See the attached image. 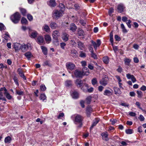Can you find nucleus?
I'll return each instance as SVG.
<instances>
[{
	"mask_svg": "<svg viewBox=\"0 0 146 146\" xmlns=\"http://www.w3.org/2000/svg\"><path fill=\"white\" fill-rule=\"evenodd\" d=\"M91 96H89L86 98V101L87 104H89L91 102Z\"/></svg>",
	"mask_w": 146,
	"mask_h": 146,
	"instance_id": "46",
	"label": "nucleus"
},
{
	"mask_svg": "<svg viewBox=\"0 0 146 146\" xmlns=\"http://www.w3.org/2000/svg\"><path fill=\"white\" fill-rule=\"evenodd\" d=\"M114 38L116 41H120L121 38L120 37L117 35H115L114 36Z\"/></svg>",
	"mask_w": 146,
	"mask_h": 146,
	"instance_id": "62",
	"label": "nucleus"
},
{
	"mask_svg": "<svg viewBox=\"0 0 146 146\" xmlns=\"http://www.w3.org/2000/svg\"><path fill=\"white\" fill-rule=\"evenodd\" d=\"M100 84L105 86L108 84V80L105 78H102L100 82Z\"/></svg>",
	"mask_w": 146,
	"mask_h": 146,
	"instance_id": "21",
	"label": "nucleus"
},
{
	"mask_svg": "<svg viewBox=\"0 0 146 146\" xmlns=\"http://www.w3.org/2000/svg\"><path fill=\"white\" fill-rule=\"evenodd\" d=\"M38 35L36 31H34L30 35V36L31 37L35 38Z\"/></svg>",
	"mask_w": 146,
	"mask_h": 146,
	"instance_id": "43",
	"label": "nucleus"
},
{
	"mask_svg": "<svg viewBox=\"0 0 146 146\" xmlns=\"http://www.w3.org/2000/svg\"><path fill=\"white\" fill-rule=\"evenodd\" d=\"M60 36V33L58 31L56 30L53 31L52 34L53 38H58V37Z\"/></svg>",
	"mask_w": 146,
	"mask_h": 146,
	"instance_id": "25",
	"label": "nucleus"
},
{
	"mask_svg": "<svg viewBox=\"0 0 146 146\" xmlns=\"http://www.w3.org/2000/svg\"><path fill=\"white\" fill-rule=\"evenodd\" d=\"M121 29L122 30V32L123 33H127L128 31L125 29V28L123 23H122L121 24Z\"/></svg>",
	"mask_w": 146,
	"mask_h": 146,
	"instance_id": "40",
	"label": "nucleus"
},
{
	"mask_svg": "<svg viewBox=\"0 0 146 146\" xmlns=\"http://www.w3.org/2000/svg\"><path fill=\"white\" fill-rule=\"evenodd\" d=\"M77 27L74 23H71L70 25L69 30L73 32L75 31L77 29Z\"/></svg>",
	"mask_w": 146,
	"mask_h": 146,
	"instance_id": "18",
	"label": "nucleus"
},
{
	"mask_svg": "<svg viewBox=\"0 0 146 146\" xmlns=\"http://www.w3.org/2000/svg\"><path fill=\"white\" fill-rule=\"evenodd\" d=\"M65 86L66 87H70L72 85V82L70 80H67L65 82Z\"/></svg>",
	"mask_w": 146,
	"mask_h": 146,
	"instance_id": "28",
	"label": "nucleus"
},
{
	"mask_svg": "<svg viewBox=\"0 0 146 146\" xmlns=\"http://www.w3.org/2000/svg\"><path fill=\"white\" fill-rule=\"evenodd\" d=\"M89 73L88 69L86 67L83 68L82 72L76 70L74 72V74L76 77H81L83 76L88 75Z\"/></svg>",
	"mask_w": 146,
	"mask_h": 146,
	"instance_id": "1",
	"label": "nucleus"
},
{
	"mask_svg": "<svg viewBox=\"0 0 146 146\" xmlns=\"http://www.w3.org/2000/svg\"><path fill=\"white\" fill-rule=\"evenodd\" d=\"M5 27L3 24L1 23H0V30L2 31L4 29Z\"/></svg>",
	"mask_w": 146,
	"mask_h": 146,
	"instance_id": "61",
	"label": "nucleus"
},
{
	"mask_svg": "<svg viewBox=\"0 0 146 146\" xmlns=\"http://www.w3.org/2000/svg\"><path fill=\"white\" fill-rule=\"evenodd\" d=\"M91 82L92 84L94 86H95L97 83V79L96 78H94L92 79Z\"/></svg>",
	"mask_w": 146,
	"mask_h": 146,
	"instance_id": "48",
	"label": "nucleus"
},
{
	"mask_svg": "<svg viewBox=\"0 0 146 146\" xmlns=\"http://www.w3.org/2000/svg\"><path fill=\"white\" fill-rule=\"evenodd\" d=\"M137 93L138 95V97L139 98H141L143 96V93L140 91H137Z\"/></svg>",
	"mask_w": 146,
	"mask_h": 146,
	"instance_id": "50",
	"label": "nucleus"
},
{
	"mask_svg": "<svg viewBox=\"0 0 146 146\" xmlns=\"http://www.w3.org/2000/svg\"><path fill=\"white\" fill-rule=\"evenodd\" d=\"M86 113L87 116L88 117H90L91 114L93 111L92 108L90 106H88L86 108Z\"/></svg>",
	"mask_w": 146,
	"mask_h": 146,
	"instance_id": "11",
	"label": "nucleus"
},
{
	"mask_svg": "<svg viewBox=\"0 0 146 146\" xmlns=\"http://www.w3.org/2000/svg\"><path fill=\"white\" fill-rule=\"evenodd\" d=\"M44 38L46 41V42L49 43L51 41V38L49 35H46L44 36Z\"/></svg>",
	"mask_w": 146,
	"mask_h": 146,
	"instance_id": "26",
	"label": "nucleus"
},
{
	"mask_svg": "<svg viewBox=\"0 0 146 146\" xmlns=\"http://www.w3.org/2000/svg\"><path fill=\"white\" fill-rule=\"evenodd\" d=\"M4 91L5 92L7 91V90L5 87L1 88L0 89V96H3V93L2 91Z\"/></svg>",
	"mask_w": 146,
	"mask_h": 146,
	"instance_id": "42",
	"label": "nucleus"
},
{
	"mask_svg": "<svg viewBox=\"0 0 146 146\" xmlns=\"http://www.w3.org/2000/svg\"><path fill=\"white\" fill-rule=\"evenodd\" d=\"M21 45L18 43H15L14 44V48L16 52L18 51L21 48Z\"/></svg>",
	"mask_w": 146,
	"mask_h": 146,
	"instance_id": "12",
	"label": "nucleus"
},
{
	"mask_svg": "<svg viewBox=\"0 0 146 146\" xmlns=\"http://www.w3.org/2000/svg\"><path fill=\"white\" fill-rule=\"evenodd\" d=\"M13 80H14V82H15V84L17 85L18 86L19 85V84L18 82V80L17 77L15 76H14L13 77Z\"/></svg>",
	"mask_w": 146,
	"mask_h": 146,
	"instance_id": "53",
	"label": "nucleus"
},
{
	"mask_svg": "<svg viewBox=\"0 0 146 146\" xmlns=\"http://www.w3.org/2000/svg\"><path fill=\"white\" fill-rule=\"evenodd\" d=\"M113 11H114V9L113 8H110L109 11V12H108V13H109V15H110V16H111V14H112V13H113Z\"/></svg>",
	"mask_w": 146,
	"mask_h": 146,
	"instance_id": "58",
	"label": "nucleus"
},
{
	"mask_svg": "<svg viewBox=\"0 0 146 146\" xmlns=\"http://www.w3.org/2000/svg\"><path fill=\"white\" fill-rule=\"evenodd\" d=\"M80 105L81 107L82 108H84L85 107V105H84V101L83 100H82L80 101Z\"/></svg>",
	"mask_w": 146,
	"mask_h": 146,
	"instance_id": "64",
	"label": "nucleus"
},
{
	"mask_svg": "<svg viewBox=\"0 0 146 146\" xmlns=\"http://www.w3.org/2000/svg\"><path fill=\"white\" fill-rule=\"evenodd\" d=\"M74 119H73L74 122L81 123L83 119V117L81 115L79 114H75L72 116Z\"/></svg>",
	"mask_w": 146,
	"mask_h": 146,
	"instance_id": "4",
	"label": "nucleus"
},
{
	"mask_svg": "<svg viewBox=\"0 0 146 146\" xmlns=\"http://www.w3.org/2000/svg\"><path fill=\"white\" fill-rule=\"evenodd\" d=\"M53 44L55 46H58L59 44L58 38H53Z\"/></svg>",
	"mask_w": 146,
	"mask_h": 146,
	"instance_id": "31",
	"label": "nucleus"
},
{
	"mask_svg": "<svg viewBox=\"0 0 146 146\" xmlns=\"http://www.w3.org/2000/svg\"><path fill=\"white\" fill-rule=\"evenodd\" d=\"M40 47L43 54L45 55H47V48L43 46H41Z\"/></svg>",
	"mask_w": 146,
	"mask_h": 146,
	"instance_id": "24",
	"label": "nucleus"
},
{
	"mask_svg": "<svg viewBox=\"0 0 146 146\" xmlns=\"http://www.w3.org/2000/svg\"><path fill=\"white\" fill-rule=\"evenodd\" d=\"M124 61L126 65H129L131 60L129 59L126 58L124 60Z\"/></svg>",
	"mask_w": 146,
	"mask_h": 146,
	"instance_id": "51",
	"label": "nucleus"
},
{
	"mask_svg": "<svg viewBox=\"0 0 146 146\" xmlns=\"http://www.w3.org/2000/svg\"><path fill=\"white\" fill-rule=\"evenodd\" d=\"M36 41L40 45H42L45 43L44 38L42 36H40L38 37Z\"/></svg>",
	"mask_w": 146,
	"mask_h": 146,
	"instance_id": "10",
	"label": "nucleus"
},
{
	"mask_svg": "<svg viewBox=\"0 0 146 146\" xmlns=\"http://www.w3.org/2000/svg\"><path fill=\"white\" fill-rule=\"evenodd\" d=\"M110 41L112 45H113V31H112L110 34Z\"/></svg>",
	"mask_w": 146,
	"mask_h": 146,
	"instance_id": "35",
	"label": "nucleus"
},
{
	"mask_svg": "<svg viewBox=\"0 0 146 146\" xmlns=\"http://www.w3.org/2000/svg\"><path fill=\"white\" fill-rule=\"evenodd\" d=\"M113 92V90L110 88L109 90L106 89L104 91L103 94L106 96H109L112 94Z\"/></svg>",
	"mask_w": 146,
	"mask_h": 146,
	"instance_id": "9",
	"label": "nucleus"
},
{
	"mask_svg": "<svg viewBox=\"0 0 146 146\" xmlns=\"http://www.w3.org/2000/svg\"><path fill=\"white\" fill-rule=\"evenodd\" d=\"M103 62L106 64H107L109 62V58L107 56H105L102 59Z\"/></svg>",
	"mask_w": 146,
	"mask_h": 146,
	"instance_id": "32",
	"label": "nucleus"
},
{
	"mask_svg": "<svg viewBox=\"0 0 146 146\" xmlns=\"http://www.w3.org/2000/svg\"><path fill=\"white\" fill-rule=\"evenodd\" d=\"M117 70L118 72L121 73L122 71V68L121 66H119L118 68L117 69Z\"/></svg>",
	"mask_w": 146,
	"mask_h": 146,
	"instance_id": "63",
	"label": "nucleus"
},
{
	"mask_svg": "<svg viewBox=\"0 0 146 146\" xmlns=\"http://www.w3.org/2000/svg\"><path fill=\"white\" fill-rule=\"evenodd\" d=\"M28 48L29 47L27 45H21V49L22 52H24L28 50Z\"/></svg>",
	"mask_w": 146,
	"mask_h": 146,
	"instance_id": "20",
	"label": "nucleus"
},
{
	"mask_svg": "<svg viewBox=\"0 0 146 146\" xmlns=\"http://www.w3.org/2000/svg\"><path fill=\"white\" fill-rule=\"evenodd\" d=\"M102 136V139L106 141H108L109 139L108 138V133L107 131H105L101 134Z\"/></svg>",
	"mask_w": 146,
	"mask_h": 146,
	"instance_id": "8",
	"label": "nucleus"
},
{
	"mask_svg": "<svg viewBox=\"0 0 146 146\" xmlns=\"http://www.w3.org/2000/svg\"><path fill=\"white\" fill-rule=\"evenodd\" d=\"M21 23L22 24L26 25L28 23V21L25 18L23 17L21 21Z\"/></svg>",
	"mask_w": 146,
	"mask_h": 146,
	"instance_id": "38",
	"label": "nucleus"
},
{
	"mask_svg": "<svg viewBox=\"0 0 146 146\" xmlns=\"http://www.w3.org/2000/svg\"><path fill=\"white\" fill-rule=\"evenodd\" d=\"M78 34L79 36H83L84 35V31L82 29L79 30L78 31Z\"/></svg>",
	"mask_w": 146,
	"mask_h": 146,
	"instance_id": "44",
	"label": "nucleus"
},
{
	"mask_svg": "<svg viewBox=\"0 0 146 146\" xmlns=\"http://www.w3.org/2000/svg\"><path fill=\"white\" fill-rule=\"evenodd\" d=\"M78 47L80 49L82 50L85 48V45L82 42L78 41L77 42Z\"/></svg>",
	"mask_w": 146,
	"mask_h": 146,
	"instance_id": "14",
	"label": "nucleus"
},
{
	"mask_svg": "<svg viewBox=\"0 0 146 146\" xmlns=\"http://www.w3.org/2000/svg\"><path fill=\"white\" fill-rule=\"evenodd\" d=\"M133 130L131 129H127L125 130L126 133L128 134H130L133 133Z\"/></svg>",
	"mask_w": 146,
	"mask_h": 146,
	"instance_id": "47",
	"label": "nucleus"
},
{
	"mask_svg": "<svg viewBox=\"0 0 146 146\" xmlns=\"http://www.w3.org/2000/svg\"><path fill=\"white\" fill-rule=\"evenodd\" d=\"M19 9L21 13L23 16H25L27 13V11L25 9L20 8Z\"/></svg>",
	"mask_w": 146,
	"mask_h": 146,
	"instance_id": "39",
	"label": "nucleus"
},
{
	"mask_svg": "<svg viewBox=\"0 0 146 146\" xmlns=\"http://www.w3.org/2000/svg\"><path fill=\"white\" fill-rule=\"evenodd\" d=\"M72 96L73 98L77 99L78 98V93L76 91H74L73 92Z\"/></svg>",
	"mask_w": 146,
	"mask_h": 146,
	"instance_id": "30",
	"label": "nucleus"
},
{
	"mask_svg": "<svg viewBox=\"0 0 146 146\" xmlns=\"http://www.w3.org/2000/svg\"><path fill=\"white\" fill-rule=\"evenodd\" d=\"M99 121V119L98 118H96L93 121V122L92 125L90 128V130L92 129L93 127L95 126Z\"/></svg>",
	"mask_w": 146,
	"mask_h": 146,
	"instance_id": "16",
	"label": "nucleus"
},
{
	"mask_svg": "<svg viewBox=\"0 0 146 146\" xmlns=\"http://www.w3.org/2000/svg\"><path fill=\"white\" fill-rule=\"evenodd\" d=\"M42 29L43 31L46 32H49L50 31V28L46 24H45L42 27Z\"/></svg>",
	"mask_w": 146,
	"mask_h": 146,
	"instance_id": "27",
	"label": "nucleus"
},
{
	"mask_svg": "<svg viewBox=\"0 0 146 146\" xmlns=\"http://www.w3.org/2000/svg\"><path fill=\"white\" fill-rule=\"evenodd\" d=\"M80 22L83 26H85L86 24V21L84 20L83 19H80Z\"/></svg>",
	"mask_w": 146,
	"mask_h": 146,
	"instance_id": "56",
	"label": "nucleus"
},
{
	"mask_svg": "<svg viewBox=\"0 0 146 146\" xmlns=\"http://www.w3.org/2000/svg\"><path fill=\"white\" fill-rule=\"evenodd\" d=\"M126 77L129 79H131V81L133 83L136 81V79L134 76L128 73L126 74Z\"/></svg>",
	"mask_w": 146,
	"mask_h": 146,
	"instance_id": "13",
	"label": "nucleus"
},
{
	"mask_svg": "<svg viewBox=\"0 0 146 146\" xmlns=\"http://www.w3.org/2000/svg\"><path fill=\"white\" fill-rule=\"evenodd\" d=\"M4 94L6 98L8 100H11L12 98V96L7 91L5 92Z\"/></svg>",
	"mask_w": 146,
	"mask_h": 146,
	"instance_id": "37",
	"label": "nucleus"
},
{
	"mask_svg": "<svg viewBox=\"0 0 146 146\" xmlns=\"http://www.w3.org/2000/svg\"><path fill=\"white\" fill-rule=\"evenodd\" d=\"M59 7L60 9L59 11H61L62 13H64V12L65 11V7L64 5L62 3L59 4Z\"/></svg>",
	"mask_w": 146,
	"mask_h": 146,
	"instance_id": "22",
	"label": "nucleus"
},
{
	"mask_svg": "<svg viewBox=\"0 0 146 146\" xmlns=\"http://www.w3.org/2000/svg\"><path fill=\"white\" fill-rule=\"evenodd\" d=\"M25 55L28 60H29L33 56V55L30 52H26L25 54Z\"/></svg>",
	"mask_w": 146,
	"mask_h": 146,
	"instance_id": "29",
	"label": "nucleus"
},
{
	"mask_svg": "<svg viewBox=\"0 0 146 146\" xmlns=\"http://www.w3.org/2000/svg\"><path fill=\"white\" fill-rule=\"evenodd\" d=\"M11 19L15 24L18 23L21 18V15L18 12H16L11 17Z\"/></svg>",
	"mask_w": 146,
	"mask_h": 146,
	"instance_id": "2",
	"label": "nucleus"
},
{
	"mask_svg": "<svg viewBox=\"0 0 146 146\" xmlns=\"http://www.w3.org/2000/svg\"><path fill=\"white\" fill-rule=\"evenodd\" d=\"M71 53L72 57H76L78 53L76 50L74 49H72L71 50Z\"/></svg>",
	"mask_w": 146,
	"mask_h": 146,
	"instance_id": "36",
	"label": "nucleus"
},
{
	"mask_svg": "<svg viewBox=\"0 0 146 146\" xmlns=\"http://www.w3.org/2000/svg\"><path fill=\"white\" fill-rule=\"evenodd\" d=\"M131 21L130 19H128L127 20V21L126 22V23L128 26V27L130 28L131 27Z\"/></svg>",
	"mask_w": 146,
	"mask_h": 146,
	"instance_id": "49",
	"label": "nucleus"
},
{
	"mask_svg": "<svg viewBox=\"0 0 146 146\" xmlns=\"http://www.w3.org/2000/svg\"><path fill=\"white\" fill-rule=\"evenodd\" d=\"M40 100H42L44 101L46 99V97L44 94H41L40 95Z\"/></svg>",
	"mask_w": 146,
	"mask_h": 146,
	"instance_id": "45",
	"label": "nucleus"
},
{
	"mask_svg": "<svg viewBox=\"0 0 146 146\" xmlns=\"http://www.w3.org/2000/svg\"><path fill=\"white\" fill-rule=\"evenodd\" d=\"M66 68L68 71L70 72L74 69L75 66L74 64L71 62H68L66 64Z\"/></svg>",
	"mask_w": 146,
	"mask_h": 146,
	"instance_id": "5",
	"label": "nucleus"
},
{
	"mask_svg": "<svg viewBox=\"0 0 146 146\" xmlns=\"http://www.w3.org/2000/svg\"><path fill=\"white\" fill-rule=\"evenodd\" d=\"M69 35L66 33L63 34L62 37V39L65 42L67 41L68 39Z\"/></svg>",
	"mask_w": 146,
	"mask_h": 146,
	"instance_id": "19",
	"label": "nucleus"
},
{
	"mask_svg": "<svg viewBox=\"0 0 146 146\" xmlns=\"http://www.w3.org/2000/svg\"><path fill=\"white\" fill-rule=\"evenodd\" d=\"M50 27L52 29H56L57 27V25L55 22H52L50 24Z\"/></svg>",
	"mask_w": 146,
	"mask_h": 146,
	"instance_id": "33",
	"label": "nucleus"
},
{
	"mask_svg": "<svg viewBox=\"0 0 146 146\" xmlns=\"http://www.w3.org/2000/svg\"><path fill=\"white\" fill-rule=\"evenodd\" d=\"M47 3L50 6L52 7H54L56 5V3L55 0H50L49 2H47Z\"/></svg>",
	"mask_w": 146,
	"mask_h": 146,
	"instance_id": "15",
	"label": "nucleus"
},
{
	"mask_svg": "<svg viewBox=\"0 0 146 146\" xmlns=\"http://www.w3.org/2000/svg\"><path fill=\"white\" fill-rule=\"evenodd\" d=\"M88 87V85L86 83H84L83 84V86L81 88V89L84 92H86L87 91V89Z\"/></svg>",
	"mask_w": 146,
	"mask_h": 146,
	"instance_id": "23",
	"label": "nucleus"
},
{
	"mask_svg": "<svg viewBox=\"0 0 146 146\" xmlns=\"http://www.w3.org/2000/svg\"><path fill=\"white\" fill-rule=\"evenodd\" d=\"M40 90L42 91H44L46 89V88L44 85H41L40 86Z\"/></svg>",
	"mask_w": 146,
	"mask_h": 146,
	"instance_id": "54",
	"label": "nucleus"
},
{
	"mask_svg": "<svg viewBox=\"0 0 146 146\" xmlns=\"http://www.w3.org/2000/svg\"><path fill=\"white\" fill-rule=\"evenodd\" d=\"M79 56H80L81 57L84 58L86 57V54L85 53L82 51L80 52Z\"/></svg>",
	"mask_w": 146,
	"mask_h": 146,
	"instance_id": "57",
	"label": "nucleus"
},
{
	"mask_svg": "<svg viewBox=\"0 0 146 146\" xmlns=\"http://www.w3.org/2000/svg\"><path fill=\"white\" fill-rule=\"evenodd\" d=\"M76 84L78 87H82L83 86V83L80 79H77L75 82Z\"/></svg>",
	"mask_w": 146,
	"mask_h": 146,
	"instance_id": "17",
	"label": "nucleus"
},
{
	"mask_svg": "<svg viewBox=\"0 0 146 146\" xmlns=\"http://www.w3.org/2000/svg\"><path fill=\"white\" fill-rule=\"evenodd\" d=\"M91 42L95 50H96L97 47H99L101 44V41L100 39H98L97 40V43L93 40L91 41Z\"/></svg>",
	"mask_w": 146,
	"mask_h": 146,
	"instance_id": "6",
	"label": "nucleus"
},
{
	"mask_svg": "<svg viewBox=\"0 0 146 146\" xmlns=\"http://www.w3.org/2000/svg\"><path fill=\"white\" fill-rule=\"evenodd\" d=\"M19 75L23 79L25 80H26V78L24 74L23 73V72H20L19 73Z\"/></svg>",
	"mask_w": 146,
	"mask_h": 146,
	"instance_id": "59",
	"label": "nucleus"
},
{
	"mask_svg": "<svg viewBox=\"0 0 146 146\" xmlns=\"http://www.w3.org/2000/svg\"><path fill=\"white\" fill-rule=\"evenodd\" d=\"M11 140V138L10 136H8L5 138L4 141L5 143H10Z\"/></svg>",
	"mask_w": 146,
	"mask_h": 146,
	"instance_id": "41",
	"label": "nucleus"
},
{
	"mask_svg": "<svg viewBox=\"0 0 146 146\" xmlns=\"http://www.w3.org/2000/svg\"><path fill=\"white\" fill-rule=\"evenodd\" d=\"M64 13L58 10H55L52 12V16L55 19H57L61 17Z\"/></svg>",
	"mask_w": 146,
	"mask_h": 146,
	"instance_id": "3",
	"label": "nucleus"
},
{
	"mask_svg": "<svg viewBox=\"0 0 146 146\" xmlns=\"http://www.w3.org/2000/svg\"><path fill=\"white\" fill-rule=\"evenodd\" d=\"M125 8V7L123 4L121 3H120L117 6V12L121 13L123 12Z\"/></svg>",
	"mask_w": 146,
	"mask_h": 146,
	"instance_id": "7",
	"label": "nucleus"
},
{
	"mask_svg": "<svg viewBox=\"0 0 146 146\" xmlns=\"http://www.w3.org/2000/svg\"><path fill=\"white\" fill-rule=\"evenodd\" d=\"M16 93L19 95H23L24 94V92L21 91L16 90Z\"/></svg>",
	"mask_w": 146,
	"mask_h": 146,
	"instance_id": "52",
	"label": "nucleus"
},
{
	"mask_svg": "<svg viewBox=\"0 0 146 146\" xmlns=\"http://www.w3.org/2000/svg\"><path fill=\"white\" fill-rule=\"evenodd\" d=\"M113 89L115 94H120V90L119 88L116 87H114Z\"/></svg>",
	"mask_w": 146,
	"mask_h": 146,
	"instance_id": "34",
	"label": "nucleus"
},
{
	"mask_svg": "<svg viewBox=\"0 0 146 146\" xmlns=\"http://www.w3.org/2000/svg\"><path fill=\"white\" fill-rule=\"evenodd\" d=\"M138 119L141 121H143L145 119L144 117L142 115H140L138 117Z\"/></svg>",
	"mask_w": 146,
	"mask_h": 146,
	"instance_id": "60",
	"label": "nucleus"
},
{
	"mask_svg": "<svg viewBox=\"0 0 146 146\" xmlns=\"http://www.w3.org/2000/svg\"><path fill=\"white\" fill-rule=\"evenodd\" d=\"M27 18L30 21H31L33 20V17L30 14H27Z\"/></svg>",
	"mask_w": 146,
	"mask_h": 146,
	"instance_id": "55",
	"label": "nucleus"
}]
</instances>
